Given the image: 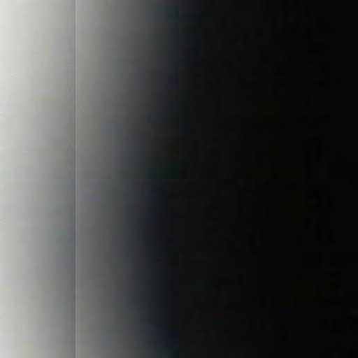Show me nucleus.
<instances>
[{"label":"nucleus","mask_w":358,"mask_h":358,"mask_svg":"<svg viewBox=\"0 0 358 358\" xmlns=\"http://www.w3.org/2000/svg\"><path fill=\"white\" fill-rule=\"evenodd\" d=\"M166 340L171 342H177L179 338L178 334L176 331L167 334L164 336Z\"/></svg>","instance_id":"obj_1"},{"label":"nucleus","mask_w":358,"mask_h":358,"mask_svg":"<svg viewBox=\"0 0 358 358\" xmlns=\"http://www.w3.org/2000/svg\"><path fill=\"white\" fill-rule=\"evenodd\" d=\"M169 107L172 109H178L179 108V104L172 103V104L169 105Z\"/></svg>","instance_id":"obj_2"}]
</instances>
